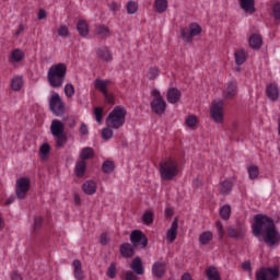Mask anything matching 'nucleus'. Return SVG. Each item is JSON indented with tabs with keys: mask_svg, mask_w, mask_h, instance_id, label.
I'll return each instance as SVG.
<instances>
[{
	"mask_svg": "<svg viewBox=\"0 0 280 280\" xmlns=\"http://www.w3.org/2000/svg\"><path fill=\"white\" fill-rule=\"evenodd\" d=\"M254 224L252 226L253 234L259 242H266L269 246H275V244H279L280 233L277 231L275 226V221L264 214H256L254 217Z\"/></svg>",
	"mask_w": 280,
	"mask_h": 280,
	"instance_id": "f257e3e1",
	"label": "nucleus"
},
{
	"mask_svg": "<svg viewBox=\"0 0 280 280\" xmlns=\"http://www.w3.org/2000/svg\"><path fill=\"white\" fill-rule=\"evenodd\" d=\"M47 78L52 89H60L65 84L67 78V66L65 63H57L49 68Z\"/></svg>",
	"mask_w": 280,
	"mask_h": 280,
	"instance_id": "f03ea898",
	"label": "nucleus"
},
{
	"mask_svg": "<svg viewBox=\"0 0 280 280\" xmlns=\"http://www.w3.org/2000/svg\"><path fill=\"white\" fill-rule=\"evenodd\" d=\"M126 115H128L126 107L121 105L114 107V109L108 114L106 126L114 130H119V128L126 124Z\"/></svg>",
	"mask_w": 280,
	"mask_h": 280,
	"instance_id": "7ed1b4c3",
	"label": "nucleus"
},
{
	"mask_svg": "<svg viewBox=\"0 0 280 280\" xmlns=\"http://www.w3.org/2000/svg\"><path fill=\"white\" fill-rule=\"evenodd\" d=\"M160 176L162 180H173L178 176V163L170 159L160 164Z\"/></svg>",
	"mask_w": 280,
	"mask_h": 280,
	"instance_id": "20e7f679",
	"label": "nucleus"
},
{
	"mask_svg": "<svg viewBox=\"0 0 280 280\" xmlns=\"http://www.w3.org/2000/svg\"><path fill=\"white\" fill-rule=\"evenodd\" d=\"M153 100L151 101V110L155 113V115H163L167 108V103L161 96V92L159 90H153L151 92Z\"/></svg>",
	"mask_w": 280,
	"mask_h": 280,
	"instance_id": "39448f33",
	"label": "nucleus"
},
{
	"mask_svg": "<svg viewBox=\"0 0 280 280\" xmlns=\"http://www.w3.org/2000/svg\"><path fill=\"white\" fill-rule=\"evenodd\" d=\"M210 117L214 124H224V101H213L210 105Z\"/></svg>",
	"mask_w": 280,
	"mask_h": 280,
	"instance_id": "423d86ee",
	"label": "nucleus"
},
{
	"mask_svg": "<svg viewBox=\"0 0 280 280\" xmlns=\"http://www.w3.org/2000/svg\"><path fill=\"white\" fill-rule=\"evenodd\" d=\"M49 108L56 117H62L65 115V102L60 97V94L54 92L49 97Z\"/></svg>",
	"mask_w": 280,
	"mask_h": 280,
	"instance_id": "0eeeda50",
	"label": "nucleus"
},
{
	"mask_svg": "<svg viewBox=\"0 0 280 280\" xmlns=\"http://www.w3.org/2000/svg\"><path fill=\"white\" fill-rule=\"evenodd\" d=\"M32 186V182L30 177H20L15 180V196L19 200H24L26 198L27 192L30 191V187Z\"/></svg>",
	"mask_w": 280,
	"mask_h": 280,
	"instance_id": "6e6552de",
	"label": "nucleus"
},
{
	"mask_svg": "<svg viewBox=\"0 0 280 280\" xmlns=\"http://www.w3.org/2000/svg\"><path fill=\"white\" fill-rule=\"evenodd\" d=\"M279 275L278 267L262 268L256 273V280H276Z\"/></svg>",
	"mask_w": 280,
	"mask_h": 280,
	"instance_id": "1a4fd4ad",
	"label": "nucleus"
},
{
	"mask_svg": "<svg viewBox=\"0 0 280 280\" xmlns=\"http://www.w3.org/2000/svg\"><path fill=\"white\" fill-rule=\"evenodd\" d=\"M130 242L133 244V246H142V248L148 246V237H145V234L139 230L131 232Z\"/></svg>",
	"mask_w": 280,
	"mask_h": 280,
	"instance_id": "9d476101",
	"label": "nucleus"
},
{
	"mask_svg": "<svg viewBox=\"0 0 280 280\" xmlns=\"http://www.w3.org/2000/svg\"><path fill=\"white\" fill-rule=\"evenodd\" d=\"M176 237H178V219L177 218L173 220L172 225L166 232L167 244H174V242H176Z\"/></svg>",
	"mask_w": 280,
	"mask_h": 280,
	"instance_id": "9b49d317",
	"label": "nucleus"
},
{
	"mask_svg": "<svg viewBox=\"0 0 280 280\" xmlns=\"http://www.w3.org/2000/svg\"><path fill=\"white\" fill-rule=\"evenodd\" d=\"M166 271L167 264L164 260H159L152 266V275L153 277H156V279H161L162 277H164Z\"/></svg>",
	"mask_w": 280,
	"mask_h": 280,
	"instance_id": "f8f14e48",
	"label": "nucleus"
},
{
	"mask_svg": "<svg viewBox=\"0 0 280 280\" xmlns=\"http://www.w3.org/2000/svg\"><path fill=\"white\" fill-rule=\"evenodd\" d=\"M236 95H237V83L235 81H230L223 91V97L225 100H231V97H235Z\"/></svg>",
	"mask_w": 280,
	"mask_h": 280,
	"instance_id": "ddd939ff",
	"label": "nucleus"
},
{
	"mask_svg": "<svg viewBox=\"0 0 280 280\" xmlns=\"http://www.w3.org/2000/svg\"><path fill=\"white\" fill-rule=\"evenodd\" d=\"M50 131L52 137H60V135H65V124L58 119H54L50 125Z\"/></svg>",
	"mask_w": 280,
	"mask_h": 280,
	"instance_id": "4468645a",
	"label": "nucleus"
},
{
	"mask_svg": "<svg viewBox=\"0 0 280 280\" xmlns=\"http://www.w3.org/2000/svg\"><path fill=\"white\" fill-rule=\"evenodd\" d=\"M166 100L168 104H177L180 101V91L172 88L167 91Z\"/></svg>",
	"mask_w": 280,
	"mask_h": 280,
	"instance_id": "2eb2a0df",
	"label": "nucleus"
},
{
	"mask_svg": "<svg viewBox=\"0 0 280 280\" xmlns=\"http://www.w3.org/2000/svg\"><path fill=\"white\" fill-rule=\"evenodd\" d=\"M110 84V80H104V79H95L94 81V89L96 91H100L104 95V93L108 92V85Z\"/></svg>",
	"mask_w": 280,
	"mask_h": 280,
	"instance_id": "dca6fc26",
	"label": "nucleus"
},
{
	"mask_svg": "<svg viewBox=\"0 0 280 280\" xmlns=\"http://www.w3.org/2000/svg\"><path fill=\"white\" fill-rule=\"evenodd\" d=\"M249 47L250 49H261V45H264V39L261 38V35L259 34H253L249 37Z\"/></svg>",
	"mask_w": 280,
	"mask_h": 280,
	"instance_id": "f3484780",
	"label": "nucleus"
},
{
	"mask_svg": "<svg viewBox=\"0 0 280 280\" xmlns=\"http://www.w3.org/2000/svg\"><path fill=\"white\" fill-rule=\"evenodd\" d=\"M266 94L271 102H277L279 100V86L277 84H269L266 89Z\"/></svg>",
	"mask_w": 280,
	"mask_h": 280,
	"instance_id": "a211bd4d",
	"label": "nucleus"
},
{
	"mask_svg": "<svg viewBox=\"0 0 280 280\" xmlns=\"http://www.w3.org/2000/svg\"><path fill=\"white\" fill-rule=\"evenodd\" d=\"M83 192L86 196H93L97 191V184L95 182L89 179L82 185Z\"/></svg>",
	"mask_w": 280,
	"mask_h": 280,
	"instance_id": "6ab92c4d",
	"label": "nucleus"
},
{
	"mask_svg": "<svg viewBox=\"0 0 280 280\" xmlns=\"http://www.w3.org/2000/svg\"><path fill=\"white\" fill-rule=\"evenodd\" d=\"M245 233L246 232L244 231V229H241V228H233V226L228 228L229 237H232L234 240H240V237H244Z\"/></svg>",
	"mask_w": 280,
	"mask_h": 280,
	"instance_id": "aec40b11",
	"label": "nucleus"
},
{
	"mask_svg": "<svg viewBox=\"0 0 280 280\" xmlns=\"http://www.w3.org/2000/svg\"><path fill=\"white\" fill-rule=\"evenodd\" d=\"M77 30L83 38H86L89 36V23L84 20H79L77 23Z\"/></svg>",
	"mask_w": 280,
	"mask_h": 280,
	"instance_id": "412c9836",
	"label": "nucleus"
},
{
	"mask_svg": "<svg viewBox=\"0 0 280 280\" xmlns=\"http://www.w3.org/2000/svg\"><path fill=\"white\" fill-rule=\"evenodd\" d=\"M79 156L81 161H89V159H93V156H95V151L91 147H85L81 149Z\"/></svg>",
	"mask_w": 280,
	"mask_h": 280,
	"instance_id": "4be33fe9",
	"label": "nucleus"
},
{
	"mask_svg": "<svg viewBox=\"0 0 280 280\" xmlns=\"http://www.w3.org/2000/svg\"><path fill=\"white\" fill-rule=\"evenodd\" d=\"M120 255L126 258L132 257L135 255V247H132V245L129 243H124L120 246Z\"/></svg>",
	"mask_w": 280,
	"mask_h": 280,
	"instance_id": "5701e85b",
	"label": "nucleus"
},
{
	"mask_svg": "<svg viewBox=\"0 0 280 280\" xmlns=\"http://www.w3.org/2000/svg\"><path fill=\"white\" fill-rule=\"evenodd\" d=\"M73 266V275H74V279L77 280H82L84 279V273L82 272V262H80V260H74L72 262Z\"/></svg>",
	"mask_w": 280,
	"mask_h": 280,
	"instance_id": "b1692460",
	"label": "nucleus"
},
{
	"mask_svg": "<svg viewBox=\"0 0 280 280\" xmlns=\"http://www.w3.org/2000/svg\"><path fill=\"white\" fill-rule=\"evenodd\" d=\"M213 240V232L211 231H205L199 235V244L201 246H207L210 242Z\"/></svg>",
	"mask_w": 280,
	"mask_h": 280,
	"instance_id": "393cba45",
	"label": "nucleus"
},
{
	"mask_svg": "<svg viewBox=\"0 0 280 280\" xmlns=\"http://www.w3.org/2000/svg\"><path fill=\"white\" fill-rule=\"evenodd\" d=\"M51 152V147L49 145V143H44L39 147V159H42V161H47V159H49V154Z\"/></svg>",
	"mask_w": 280,
	"mask_h": 280,
	"instance_id": "a878e982",
	"label": "nucleus"
},
{
	"mask_svg": "<svg viewBox=\"0 0 280 280\" xmlns=\"http://www.w3.org/2000/svg\"><path fill=\"white\" fill-rule=\"evenodd\" d=\"M241 1V8L245 12H249V14H253L255 12V0H240Z\"/></svg>",
	"mask_w": 280,
	"mask_h": 280,
	"instance_id": "bb28decb",
	"label": "nucleus"
},
{
	"mask_svg": "<svg viewBox=\"0 0 280 280\" xmlns=\"http://www.w3.org/2000/svg\"><path fill=\"white\" fill-rule=\"evenodd\" d=\"M86 172V162L83 160H80L75 164L74 173L79 178H82L84 176V173Z\"/></svg>",
	"mask_w": 280,
	"mask_h": 280,
	"instance_id": "cd10ccee",
	"label": "nucleus"
},
{
	"mask_svg": "<svg viewBox=\"0 0 280 280\" xmlns=\"http://www.w3.org/2000/svg\"><path fill=\"white\" fill-rule=\"evenodd\" d=\"M154 8L159 14L167 11L168 2L167 0H154Z\"/></svg>",
	"mask_w": 280,
	"mask_h": 280,
	"instance_id": "c85d7f7f",
	"label": "nucleus"
},
{
	"mask_svg": "<svg viewBox=\"0 0 280 280\" xmlns=\"http://www.w3.org/2000/svg\"><path fill=\"white\" fill-rule=\"evenodd\" d=\"M131 270H135L137 275H143V264L141 258L137 257L130 265Z\"/></svg>",
	"mask_w": 280,
	"mask_h": 280,
	"instance_id": "c756f323",
	"label": "nucleus"
},
{
	"mask_svg": "<svg viewBox=\"0 0 280 280\" xmlns=\"http://www.w3.org/2000/svg\"><path fill=\"white\" fill-rule=\"evenodd\" d=\"M23 84H24L23 77L18 75L11 80L12 91H21L23 89Z\"/></svg>",
	"mask_w": 280,
	"mask_h": 280,
	"instance_id": "7c9ffc66",
	"label": "nucleus"
},
{
	"mask_svg": "<svg viewBox=\"0 0 280 280\" xmlns=\"http://www.w3.org/2000/svg\"><path fill=\"white\" fill-rule=\"evenodd\" d=\"M234 57H235L236 65L238 66L244 65V62H246V50L244 49L236 50L234 52Z\"/></svg>",
	"mask_w": 280,
	"mask_h": 280,
	"instance_id": "2f4dec72",
	"label": "nucleus"
},
{
	"mask_svg": "<svg viewBox=\"0 0 280 280\" xmlns=\"http://www.w3.org/2000/svg\"><path fill=\"white\" fill-rule=\"evenodd\" d=\"M98 56L102 58V60H105V62H110L113 60V55L110 54V50L106 47H102L98 49Z\"/></svg>",
	"mask_w": 280,
	"mask_h": 280,
	"instance_id": "473e14b6",
	"label": "nucleus"
},
{
	"mask_svg": "<svg viewBox=\"0 0 280 280\" xmlns=\"http://www.w3.org/2000/svg\"><path fill=\"white\" fill-rule=\"evenodd\" d=\"M185 124L188 128H190V130H196V126H198V117H196V115H189L185 119Z\"/></svg>",
	"mask_w": 280,
	"mask_h": 280,
	"instance_id": "72a5a7b5",
	"label": "nucleus"
},
{
	"mask_svg": "<svg viewBox=\"0 0 280 280\" xmlns=\"http://www.w3.org/2000/svg\"><path fill=\"white\" fill-rule=\"evenodd\" d=\"M24 57H25V55L23 54V50H21V49H14L11 52V61L12 62H21V60H23Z\"/></svg>",
	"mask_w": 280,
	"mask_h": 280,
	"instance_id": "f704fd0d",
	"label": "nucleus"
},
{
	"mask_svg": "<svg viewBox=\"0 0 280 280\" xmlns=\"http://www.w3.org/2000/svg\"><path fill=\"white\" fill-rule=\"evenodd\" d=\"M247 173H248L250 180H255V179L259 178V167H257L256 165L248 166Z\"/></svg>",
	"mask_w": 280,
	"mask_h": 280,
	"instance_id": "c9c22d12",
	"label": "nucleus"
},
{
	"mask_svg": "<svg viewBox=\"0 0 280 280\" xmlns=\"http://www.w3.org/2000/svg\"><path fill=\"white\" fill-rule=\"evenodd\" d=\"M207 278L209 280H220V273L215 267H209L207 269Z\"/></svg>",
	"mask_w": 280,
	"mask_h": 280,
	"instance_id": "e433bc0d",
	"label": "nucleus"
},
{
	"mask_svg": "<svg viewBox=\"0 0 280 280\" xmlns=\"http://www.w3.org/2000/svg\"><path fill=\"white\" fill-rule=\"evenodd\" d=\"M95 34L96 36H101V38H106V36H109L110 31L106 26H96Z\"/></svg>",
	"mask_w": 280,
	"mask_h": 280,
	"instance_id": "4c0bfd02",
	"label": "nucleus"
},
{
	"mask_svg": "<svg viewBox=\"0 0 280 280\" xmlns=\"http://www.w3.org/2000/svg\"><path fill=\"white\" fill-rule=\"evenodd\" d=\"M127 12L129 14H137V11L139 10V3H137V1L135 0H130L128 3H127Z\"/></svg>",
	"mask_w": 280,
	"mask_h": 280,
	"instance_id": "58836bf2",
	"label": "nucleus"
},
{
	"mask_svg": "<svg viewBox=\"0 0 280 280\" xmlns=\"http://www.w3.org/2000/svg\"><path fill=\"white\" fill-rule=\"evenodd\" d=\"M220 217L222 218V220H229V218H231V206L224 205L223 207H221Z\"/></svg>",
	"mask_w": 280,
	"mask_h": 280,
	"instance_id": "ea45409f",
	"label": "nucleus"
},
{
	"mask_svg": "<svg viewBox=\"0 0 280 280\" xmlns=\"http://www.w3.org/2000/svg\"><path fill=\"white\" fill-rule=\"evenodd\" d=\"M63 93L66 95V97H73V95H75V88L73 86V84L71 83H67L63 88Z\"/></svg>",
	"mask_w": 280,
	"mask_h": 280,
	"instance_id": "a19ab883",
	"label": "nucleus"
},
{
	"mask_svg": "<svg viewBox=\"0 0 280 280\" xmlns=\"http://www.w3.org/2000/svg\"><path fill=\"white\" fill-rule=\"evenodd\" d=\"M231 189H233V184H231V180H224L221 183V194H231Z\"/></svg>",
	"mask_w": 280,
	"mask_h": 280,
	"instance_id": "79ce46f5",
	"label": "nucleus"
},
{
	"mask_svg": "<svg viewBox=\"0 0 280 280\" xmlns=\"http://www.w3.org/2000/svg\"><path fill=\"white\" fill-rule=\"evenodd\" d=\"M142 222H144V224H152V222H154V213L150 210L145 211L142 215Z\"/></svg>",
	"mask_w": 280,
	"mask_h": 280,
	"instance_id": "37998d69",
	"label": "nucleus"
},
{
	"mask_svg": "<svg viewBox=\"0 0 280 280\" xmlns=\"http://www.w3.org/2000/svg\"><path fill=\"white\" fill-rule=\"evenodd\" d=\"M160 73H161V70H159V68L152 67V68L149 69L148 79L149 80H156V78H159Z\"/></svg>",
	"mask_w": 280,
	"mask_h": 280,
	"instance_id": "c03bdc74",
	"label": "nucleus"
},
{
	"mask_svg": "<svg viewBox=\"0 0 280 280\" xmlns=\"http://www.w3.org/2000/svg\"><path fill=\"white\" fill-rule=\"evenodd\" d=\"M189 32H190L191 36H198L200 34V32H202V28L197 23H192L189 26Z\"/></svg>",
	"mask_w": 280,
	"mask_h": 280,
	"instance_id": "a18cd8bd",
	"label": "nucleus"
},
{
	"mask_svg": "<svg viewBox=\"0 0 280 280\" xmlns=\"http://www.w3.org/2000/svg\"><path fill=\"white\" fill-rule=\"evenodd\" d=\"M115 170V164L110 161H106L103 163V172L105 174H110Z\"/></svg>",
	"mask_w": 280,
	"mask_h": 280,
	"instance_id": "49530a36",
	"label": "nucleus"
},
{
	"mask_svg": "<svg viewBox=\"0 0 280 280\" xmlns=\"http://www.w3.org/2000/svg\"><path fill=\"white\" fill-rule=\"evenodd\" d=\"M57 34L61 38H67V36H69V26H65V25L59 26L57 30Z\"/></svg>",
	"mask_w": 280,
	"mask_h": 280,
	"instance_id": "de8ad7c7",
	"label": "nucleus"
},
{
	"mask_svg": "<svg viewBox=\"0 0 280 280\" xmlns=\"http://www.w3.org/2000/svg\"><path fill=\"white\" fill-rule=\"evenodd\" d=\"M107 277H109V279H115V277H117V266L113 262L107 269Z\"/></svg>",
	"mask_w": 280,
	"mask_h": 280,
	"instance_id": "09e8293b",
	"label": "nucleus"
},
{
	"mask_svg": "<svg viewBox=\"0 0 280 280\" xmlns=\"http://www.w3.org/2000/svg\"><path fill=\"white\" fill-rule=\"evenodd\" d=\"M182 38L185 43H191L194 35H191L190 31L183 30L182 31Z\"/></svg>",
	"mask_w": 280,
	"mask_h": 280,
	"instance_id": "8fccbe9b",
	"label": "nucleus"
},
{
	"mask_svg": "<svg viewBox=\"0 0 280 280\" xmlns=\"http://www.w3.org/2000/svg\"><path fill=\"white\" fill-rule=\"evenodd\" d=\"M102 137L103 139H113V129H110V127H106L102 130Z\"/></svg>",
	"mask_w": 280,
	"mask_h": 280,
	"instance_id": "3c124183",
	"label": "nucleus"
},
{
	"mask_svg": "<svg viewBox=\"0 0 280 280\" xmlns=\"http://www.w3.org/2000/svg\"><path fill=\"white\" fill-rule=\"evenodd\" d=\"M40 226H43V218L37 217L34 220V225H33L34 233H36V231H38L40 229Z\"/></svg>",
	"mask_w": 280,
	"mask_h": 280,
	"instance_id": "603ef678",
	"label": "nucleus"
},
{
	"mask_svg": "<svg viewBox=\"0 0 280 280\" xmlns=\"http://www.w3.org/2000/svg\"><path fill=\"white\" fill-rule=\"evenodd\" d=\"M103 113H104V110L102 109V107H96L94 109V114H95L97 124H102V115H103Z\"/></svg>",
	"mask_w": 280,
	"mask_h": 280,
	"instance_id": "864d4df0",
	"label": "nucleus"
},
{
	"mask_svg": "<svg viewBox=\"0 0 280 280\" xmlns=\"http://www.w3.org/2000/svg\"><path fill=\"white\" fill-rule=\"evenodd\" d=\"M57 138V145L59 148H62V145H65V143H67V136L60 135V136H55Z\"/></svg>",
	"mask_w": 280,
	"mask_h": 280,
	"instance_id": "5fc2aeb1",
	"label": "nucleus"
},
{
	"mask_svg": "<svg viewBox=\"0 0 280 280\" xmlns=\"http://www.w3.org/2000/svg\"><path fill=\"white\" fill-rule=\"evenodd\" d=\"M275 19H280V2H276L272 8Z\"/></svg>",
	"mask_w": 280,
	"mask_h": 280,
	"instance_id": "6e6d98bb",
	"label": "nucleus"
},
{
	"mask_svg": "<svg viewBox=\"0 0 280 280\" xmlns=\"http://www.w3.org/2000/svg\"><path fill=\"white\" fill-rule=\"evenodd\" d=\"M105 101L107 102V104H115V95L105 92L104 94Z\"/></svg>",
	"mask_w": 280,
	"mask_h": 280,
	"instance_id": "4d7b16f0",
	"label": "nucleus"
},
{
	"mask_svg": "<svg viewBox=\"0 0 280 280\" xmlns=\"http://www.w3.org/2000/svg\"><path fill=\"white\" fill-rule=\"evenodd\" d=\"M120 9H121V5L117 2H112L109 4V10L114 13L119 12Z\"/></svg>",
	"mask_w": 280,
	"mask_h": 280,
	"instance_id": "13d9d810",
	"label": "nucleus"
},
{
	"mask_svg": "<svg viewBox=\"0 0 280 280\" xmlns=\"http://www.w3.org/2000/svg\"><path fill=\"white\" fill-rule=\"evenodd\" d=\"M217 229L219 231V237H224V226L222 225V222H217Z\"/></svg>",
	"mask_w": 280,
	"mask_h": 280,
	"instance_id": "bf43d9fd",
	"label": "nucleus"
},
{
	"mask_svg": "<svg viewBox=\"0 0 280 280\" xmlns=\"http://www.w3.org/2000/svg\"><path fill=\"white\" fill-rule=\"evenodd\" d=\"M80 135L82 136L89 135V127L83 122L81 124V127H80Z\"/></svg>",
	"mask_w": 280,
	"mask_h": 280,
	"instance_id": "052dcab7",
	"label": "nucleus"
},
{
	"mask_svg": "<svg viewBox=\"0 0 280 280\" xmlns=\"http://www.w3.org/2000/svg\"><path fill=\"white\" fill-rule=\"evenodd\" d=\"M38 21H43V19H47V11L45 9H40L37 16Z\"/></svg>",
	"mask_w": 280,
	"mask_h": 280,
	"instance_id": "680f3d73",
	"label": "nucleus"
},
{
	"mask_svg": "<svg viewBox=\"0 0 280 280\" xmlns=\"http://www.w3.org/2000/svg\"><path fill=\"white\" fill-rule=\"evenodd\" d=\"M108 234L101 235V244H103V246H105V244H108Z\"/></svg>",
	"mask_w": 280,
	"mask_h": 280,
	"instance_id": "e2e57ef3",
	"label": "nucleus"
},
{
	"mask_svg": "<svg viewBox=\"0 0 280 280\" xmlns=\"http://www.w3.org/2000/svg\"><path fill=\"white\" fill-rule=\"evenodd\" d=\"M126 280H137V276H135V273H132V271H127Z\"/></svg>",
	"mask_w": 280,
	"mask_h": 280,
	"instance_id": "0e129e2a",
	"label": "nucleus"
},
{
	"mask_svg": "<svg viewBox=\"0 0 280 280\" xmlns=\"http://www.w3.org/2000/svg\"><path fill=\"white\" fill-rule=\"evenodd\" d=\"M243 270H246V272H249L250 275V262L246 261L242 265Z\"/></svg>",
	"mask_w": 280,
	"mask_h": 280,
	"instance_id": "69168bd1",
	"label": "nucleus"
},
{
	"mask_svg": "<svg viewBox=\"0 0 280 280\" xmlns=\"http://www.w3.org/2000/svg\"><path fill=\"white\" fill-rule=\"evenodd\" d=\"M182 280H194V279L191 278V273L186 272V273H184V275L182 276Z\"/></svg>",
	"mask_w": 280,
	"mask_h": 280,
	"instance_id": "338daca9",
	"label": "nucleus"
},
{
	"mask_svg": "<svg viewBox=\"0 0 280 280\" xmlns=\"http://www.w3.org/2000/svg\"><path fill=\"white\" fill-rule=\"evenodd\" d=\"M14 202V196H11L7 199L5 205H12Z\"/></svg>",
	"mask_w": 280,
	"mask_h": 280,
	"instance_id": "774afa93",
	"label": "nucleus"
}]
</instances>
